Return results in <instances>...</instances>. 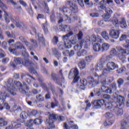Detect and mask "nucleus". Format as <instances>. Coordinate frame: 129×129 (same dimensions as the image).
<instances>
[{
	"mask_svg": "<svg viewBox=\"0 0 129 129\" xmlns=\"http://www.w3.org/2000/svg\"><path fill=\"white\" fill-rule=\"evenodd\" d=\"M105 116L106 118H111L113 116V115L111 112H107L106 113Z\"/></svg>",
	"mask_w": 129,
	"mask_h": 129,
	"instance_id": "51",
	"label": "nucleus"
},
{
	"mask_svg": "<svg viewBox=\"0 0 129 129\" xmlns=\"http://www.w3.org/2000/svg\"><path fill=\"white\" fill-rule=\"evenodd\" d=\"M125 40V44L122 45L123 48L129 49V36L126 34H122L119 38V41L122 42Z\"/></svg>",
	"mask_w": 129,
	"mask_h": 129,
	"instance_id": "14",
	"label": "nucleus"
},
{
	"mask_svg": "<svg viewBox=\"0 0 129 129\" xmlns=\"http://www.w3.org/2000/svg\"><path fill=\"white\" fill-rule=\"evenodd\" d=\"M2 46L4 49H8V44H7V42L5 41L3 42Z\"/></svg>",
	"mask_w": 129,
	"mask_h": 129,
	"instance_id": "57",
	"label": "nucleus"
},
{
	"mask_svg": "<svg viewBox=\"0 0 129 129\" xmlns=\"http://www.w3.org/2000/svg\"><path fill=\"white\" fill-rule=\"evenodd\" d=\"M31 114H29V112L23 111L20 114V117L23 119H26Z\"/></svg>",
	"mask_w": 129,
	"mask_h": 129,
	"instance_id": "30",
	"label": "nucleus"
},
{
	"mask_svg": "<svg viewBox=\"0 0 129 129\" xmlns=\"http://www.w3.org/2000/svg\"><path fill=\"white\" fill-rule=\"evenodd\" d=\"M70 41V42L73 45H75L77 43V38L76 36L74 37Z\"/></svg>",
	"mask_w": 129,
	"mask_h": 129,
	"instance_id": "42",
	"label": "nucleus"
},
{
	"mask_svg": "<svg viewBox=\"0 0 129 129\" xmlns=\"http://www.w3.org/2000/svg\"><path fill=\"white\" fill-rule=\"evenodd\" d=\"M71 16V13H66L63 16V17H60L58 20V23H62L63 21H64L66 24H71L72 23V21H71V18L70 16Z\"/></svg>",
	"mask_w": 129,
	"mask_h": 129,
	"instance_id": "12",
	"label": "nucleus"
},
{
	"mask_svg": "<svg viewBox=\"0 0 129 129\" xmlns=\"http://www.w3.org/2000/svg\"><path fill=\"white\" fill-rule=\"evenodd\" d=\"M33 125V119H30L26 122L27 126H32Z\"/></svg>",
	"mask_w": 129,
	"mask_h": 129,
	"instance_id": "50",
	"label": "nucleus"
},
{
	"mask_svg": "<svg viewBox=\"0 0 129 129\" xmlns=\"http://www.w3.org/2000/svg\"><path fill=\"white\" fill-rule=\"evenodd\" d=\"M36 98L37 100H39V101H43L44 100V97H42V95H39L38 96H37Z\"/></svg>",
	"mask_w": 129,
	"mask_h": 129,
	"instance_id": "54",
	"label": "nucleus"
},
{
	"mask_svg": "<svg viewBox=\"0 0 129 129\" xmlns=\"http://www.w3.org/2000/svg\"><path fill=\"white\" fill-rule=\"evenodd\" d=\"M101 90L100 89H95L94 91L95 94H99V93H100Z\"/></svg>",
	"mask_w": 129,
	"mask_h": 129,
	"instance_id": "64",
	"label": "nucleus"
},
{
	"mask_svg": "<svg viewBox=\"0 0 129 129\" xmlns=\"http://www.w3.org/2000/svg\"><path fill=\"white\" fill-rule=\"evenodd\" d=\"M68 3L70 6L71 11H72L73 13H77V12H78L77 5H76L75 4H73V2L71 1H69Z\"/></svg>",
	"mask_w": 129,
	"mask_h": 129,
	"instance_id": "20",
	"label": "nucleus"
},
{
	"mask_svg": "<svg viewBox=\"0 0 129 129\" xmlns=\"http://www.w3.org/2000/svg\"><path fill=\"white\" fill-rule=\"evenodd\" d=\"M111 17V15L110 14H105L103 15V18L105 22H107V20H109Z\"/></svg>",
	"mask_w": 129,
	"mask_h": 129,
	"instance_id": "35",
	"label": "nucleus"
},
{
	"mask_svg": "<svg viewBox=\"0 0 129 129\" xmlns=\"http://www.w3.org/2000/svg\"><path fill=\"white\" fill-rule=\"evenodd\" d=\"M109 48H110V44L106 42L102 43L101 45V50L102 52H106V51L109 50Z\"/></svg>",
	"mask_w": 129,
	"mask_h": 129,
	"instance_id": "22",
	"label": "nucleus"
},
{
	"mask_svg": "<svg viewBox=\"0 0 129 129\" xmlns=\"http://www.w3.org/2000/svg\"><path fill=\"white\" fill-rule=\"evenodd\" d=\"M79 74V72L78 71V69L75 68L71 70L70 75L69 76V78L72 77H74V82H77L78 80H79V77L78 76ZM73 75V76H72Z\"/></svg>",
	"mask_w": 129,
	"mask_h": 129,
	"instance_id": "11",
	"label": "nucleus"
},
{
	"mask_svg": "<svg viewBox=\"0 0 129 129\" xmlns=\"http://www.w3.org/2000/svg\"><path fill=\"white\" fill-rule=\"evenodd\" d=\"M109 88L110 89H111L112 91H115V90H116V88H117V87H116V84L113 83L110 85V88Z\"/></svg>",
	"mask_w": 129,
	"mask_h": 129,
	"instance_id": "37",
	"label": "nucleus"
},
{
	"mask_svg": "<svg viewBox=\"0 0 129 129\" xmlns=\"http://www.w3.org/2000/svg\"><path fill=\"white\" fill-rule=\"evenodd\" d=\"M69 37L68 34L63 36L62 39L64 41V43H63V42H60L58 44V48L60 50H63L64 48L70 49V48L72 47L70 40H68Z\"/></svg>",
	"mask_w": 129,
	"mask_h": 129,
	"instance_id": "8",
	"label": "nucleus"
},
{
	"mask_svg": "<svg viewBox=\"0 0 129 129\" xmlns=\"http://www.w3.org/2000/svg\"><path fill=\"white\" fill-rule=\"evenodd\" d=\"M7 97V94L6 93H1L0 95V110H3L4 109V107L1 106V104L5 102V99Z\"/></svg>",
	"mask_w": 129,
	"mask_h": 129,
	"instance_id": "23",
	"label": "nucleus"
},
{
	"mask_svg": "<svg viewBox=\"0 0 129 129\" xmlns=\"http://www.w3.org/2000/svg\"><path fill=\"white\" fill-rule=\"evenodd\" d=\"M33 32L35 33V36L38 38V40L40 42H44V37H43V35L41 34L37 33V30L36 28H33Z\"/></svg>",
	"mask_w": 129,
	"mask_h": 129,
	"instance_id": "26",
	"label": "nucleus"
},
{
	"mask_svg": "<svg viewBox=\"0 0 129 129\" xmlns=\"http://www.w3.org/2000/svg\"><path fill=\"white\" fill-rule=\"evenodd\" d=\"M26 48L24 47L22 49V54L23 56H25V57H28L29 56V54L27 52Z\"/></svg>",
	"mask_w": 129,
	"mask_h": 129,
	"instance_id": "46",
	"label": "nucleus"
},
{
	"mask_svg": "<svg viewBox=\"0 0 129 129\" xmlns=\"http://www.w3.org/2000/svg\"><path fill=\"white\" fill-rule=\"evenodd\" d=\"M114 97L117 99V107L121 106L124 103V98L123 97L116 95V93L114 94Z\"/></svg>",
	"mask_w": 129,
	"mask_h": 129,
	"instance_id": "15",
	"label": "nucleus"
},
{
	"mask_svg": "<svg viewBox=\"0 0 129 129\" xmlns=\"http://www.w3.org/2000/svg\"><path fill=\"white\" fill-rule=\"evenodd\" d=\"M62 29H61V31H63V32H70V33H69V34H68L69 37V36H71V35H72L73 34V32H72V31H71V29L70 28V26H68V25H63L62 27Z\"/></svg>",
	"mask_w": 129,
	"mask_h": 129,
	"instance_id": "25",
	"label": "nucleus"
},
{
	"mask_svg": "<svg viewBox=\"0 0 129 129\" xmlns=\"http://www.w3.org/2000/svg\"><path fill=\"white\" fill-rule=\"evenodd\" d=\"M112 123H113V120L107 119L104 122V124L105 126H107V125H111Z\"/></svg>",
	"mask_w": 129,
	"mask_h": 129,
	"instance_id": "40",
	"label": "nucleus"
},
{
	"mask_svg": "<svg viewBox=\"0 0 129 129\" xmlns=\"http://www.w3.org/2000/svg\"><path fill=\"white\" fill-rule=\"evenodd\" d=\"M56 120V115L54 113H51L49 114L48 119H46V122L48 123L49 125H51L54 121Z\"/></svg>",
	"mask_w": 129,
	"mask_h": 129,
	"instance_id": "19",
	"label": "nucleus"
},
{
	"mask_svg": "<svg viewBox=\"0 0 129 129\" xmlns=\"http://www.w3.org/2000/svg\"><path fill=\"white\" fill-rule=\"evenodd\" d=\"M107 69H103V64L101 63L100 62L97 64L96 71L98 72V71H102V74L100 75H98L97 73H95V76L97 79H99V78H101V77H103V76H105V74H108L109 73V71L110 70H115L116 68H118V66L115 64L113 62H109L106 64Z\"/></svg>",
	"mask_w": 129,
	"mask_h": 129,
	"instance_id": "1",
	"label": "nucleus"
},
{
	"mask_svg": "<svg viewBox=\"0 0 129 129\" xmlns=\"http://www.w3.org/2000/svg\"><path fill=\"white\" fill-rule=\"evenodd\" d=\"M58 105V102L56 101L55 103H48L47 105H45L46 108H54L55 106Z\"/></svg>",
	"mask_w": 129,
	"mask_h": 129,
	"instance_id": "29",
	"label": "nucleus"
},
{
	"mask_svg": "<svg viewBox=\"0 0 129 129\" xmlns=\"http://www.w3.org/2000/svg\"><path fill=\"white\" fill-rule=\"evenodd\" d=\"M19 3L22 6H23V7H27V4L24 2L23 0H20Z\"/></svg>",
	"mask_w": 129,
	"mask_h": 129,
	"instance_id": "61",
	"label": "nucleus"
},
{
	"mask_svg": "<svg viewBox=\"0 0 129 129\" xmlns=\"http://www.w3.org/2000/svg\"><path fill=\"white\" fill-rule=\"evenodd\" d=\"M78 66L81 70H83L86 67V62L84 60H82L79 63Z\"/></svg>",
	"mask_w": 129,
	"mask_h": 129,
	"instance_id": "28",
	"label": "nucleus"
},
{
	"mask_svg": "<svg viewBox=\"0 0 129 129\" xmlns=\"http://www.w3.org/2000/svg\"><path fill=\"white\" fill-rule=\"evenodd\" d=\"M6 34L8 38H15V37H14V35L11 34V33L9 31H6Z\"/></svg>",
	"mask_w": 129,
	"mask_h": 129,
	"instance_id": "55",
	"label": "nucleus"
},
{
	"mask_svg": "<svg viewBox=\"0 0 129 129\" xmlns=\"http://www.w3.org/2000/svg\"><path fill=\"white\" fill-rule=\"evenodd\" d=\"M126 70V69L124 67H122L117 70V73L119 74L120 73H123Z\"/></svg>",
	"mask_w": 129,
	"mask_h": 129,
	"instance_id": "39",
	"label": "nucleus"
},
{
	"mask_svg": "<svg viewBox=\"0 0 129 129\" xmlns=\"http://www.w3.org/2000/svg\"><path fill=\"white\" fill-rule=\"evenodd\" d=\"M22 63L23 64H25V66L27 67L28 70L30 73H33V63L31 62L29 60H25L24 61H23V59L19 57H14V60L11 66L13 67V68H16L17 67V65H20Z\"/></svg>",
	"mask_w": 129,
	"mask_h": 129,
	"instance_id": "4",
	"label": "nucleus"
},
{
	"mask_svg": "<svg viewBox=\"0 0 129 129\" xmlns=\"http://www.w3.org/2000/svg\"><path fill=\"white\" fill-rule=\"evenodd\" d=\"M112 23L113 24V25H116V26H118L119 24L121 28H122L123 29H125V28L127 27V25H126V21H125V18L123 17L121 18L119 22H118V20L116 19L115 20H113Z\"/></svg>",
	"mask_w": 129,
	"mask_h": 129,
	"instance_id": "10",
	"label": "nucleus"
},
{
	"mask_svg": "<svg viewBox=\"0 0 129 129\" xmlns=\"http://www.w3.org/2000/svg\"><path fill=\"white\" fill-rule=\"evenodd\" d=\"M10 19L18 28L25 29V24H24L23 22H19V18H17L13 16H10Z\"/></svg>",
	"mask_w": 129,
	"mask_h": 129,
	"instance_id": "13",
	"label": "nucleus"
},
{
	"mask_svg": "<svg viewBox=\"0 0 129 129\" xmlns=\"http://www.w3.org/2000/svg\"><path fill=\"white\" fill-rule=\"evenodd\" d=\"M105 104V107L107 109H110L112 108V104L110 102L105 103L104 100L100 99L96 100L93 102V107L96 109L101 108L102 106H103Z\"/></svg>",
	"mask_w": 129,
	"mask_h": 129,
	"instance_id": "5",
	"label": "nucleus"
},
{
	"mask_svg": "<svg viewBox=\"0 0 129 129\" xmlns=\"http://www.w3.org/2000/svg\"><path fill=\"white\" fill-rule=\"evenodd\" d=\"M119 34H120L119 30L111 29L109 31V35L112 39H118L119 38Z\"/></svg>",
	"mask_w": 129,
	"mask_h": 129,
	"instance_id": "16",
	"label": "nucleus"
},
{
	"mask_svg": "<svg viewBox=\"0 0 129 129\" xmlns=\"http://www.w3.org/2000/svg\"><path fill=\"white\" fill-rule=\"evenodd\" d=\"M95 78L96 79V81H94V79L92 78V77H88L87 79V82L88 83H89L92 86H93L94 84H98L99 83V79H100L101 78H100L99 79H97L96 77H95V74H94Z\"/></svg>",
	"mask_w": 129,
	"mask_h": 129,
	"instance_id": "17",
	"label": "nucleus"
},
{
	"mask_svg": "<svg viewBox=\"0 0 129 129\" xmlns=\"http://www.w3.org/2000/svg\"><path fill=\"white\" fill-rule=\"evenodd\" d=\"M42 29L45 34H47L49 32L48 30V23L47 22L42 25Z\"/></svg>",
	"mask_w": 129,
	"mask_h": 129,
	"instance_id": "33",
	"label": "nucleus"
},
{
	"mask_svg": "<svg viewBox=\"0 0 129 129\" xmlns=\"http://www.w3.org/2000/svg\"><path fill=\"white\" fill-rule=\"evenodd\" d=\"M12 4V5H13V6H16L17 5V3L16 2H14V0H7V4Z\"/></svg>",
	"mask_w": 129,
	"mask_h": 129,
	"instance_id": "59",
	"label": "nucleus"
},
{
	"mask_svg": "<svg viewBox=\"0 0 129 129\" xmlns=\"http://www.w3.org/2000/svg\"><path fill=\"white\" fill-rule=\"evenodd\" d=\"M101 36L106 41L109 40V34L106 31H103L101 33Z\"/></svg>",
	"mask_w": 129,
	"mask_h": 129,
	"instance_id": "27",
	"label": "nucleus"
},
{
	"mask_svg": "<svg viewBox=\"0 0 129 129\" xmlns=\"http://www.w3.org/2000/svg\"><path fill=\"white\" fill-rule=\"evenodd\" d=\"M6 56H7V54H6V52H5V51H4V50L1 48L0 49V59H1V58H4V57H6Z\"/></svg>",
	"mask_w": 129,
	"mask_h": 129,
	"instance_id": "43",
	"label": "nucleus"
},
{
	"mask_svg": "<svg viewBox=\"0 0 129 129\" xmlns=\"http://www.w3.org/2000/svg\"><path fill=\"white\" fill-rule=\"evenodd\" d=\"M101 89L102 91L105 92V93H109V94H112V90L105 85H102Z\"/></svg>",
	"mask_w": 129,
	"mask_h": 129,
	"instance_id": "24",
	"label": "nucleus"
},
{
	"mask_svg": "<svg viewBox=\"0 0 129 129\" xmlns=\"http://www.w3.org/2000/svg\"><path fill=\"white\" fill-rule=\"evenodd\" d=\"M93 60V57L92 55H88L85 57V61L88 63H90Z\"/></svg>",
	"mask_w": 129,
	"mask_h": 129,
	"instance_id": "36",
	"label": "nucleus"
},
{
	"mask_svg": "<svg viewBox=\"0 0 129 129\" xmlns=\"http://www.w3.org/2000/svg\"><path fill=\"white\" fill-rule=\"evenodd\" d=\"M29 78L27 79V82L28 84H30L31 82H32V80H33V77L29 75Z\"/></svg>",
	"mask_w": 129,
	"mask_h": 129,
	"instance_id": "58",
	"label": "nucleus"
},
{
	"mask_svg": "<svg viewBox=\"0 0 129 129\" xmlns=\"http://www.w3.org/2000/svg\"><path fill=\"white\" fill-rule=\"evenodd\" d=\"M12 126L14 127V128H19V127H21V126H22L21 123H18V122L15 121H12Z\"/></svg>",
	"mask_w": 129,
	"mask_h": 129,
	"instance_id": "31",
	"label": "nucleus"
},
{
	"mask_svg": "<svg viewBox=\"0 0 129 129\" xmlns=\"http://www.w3.org/2000/svg\"><path fill=\"white\" fill-rule=\"evenodd\" d=\"M59 42V40L58 39V37L56 36H54L53 37V39L52 40V43L53 45H57V43Z\"/></svg>",
	"mask_w": 129,
	"mask_h": 129,
	"instance_id": "48",
	"label": "nucleus"
},
{
	"mask_svg": "<svg viewBox=\"0 0 129 129\" xmlns=\"http://www.w3.org/2000/svg\"><path fill=\"white\" fill-rule=\"evenodd\" d=\"M4 107L6 109H10V108H11V107H10V105H9V104H8V103H5L4 105Z\"/></svg>",
	"mask_w": 129,
	"mask_h": 129,
	"instance_id": "62",
	"label": "nucleus"
},
{
	"mask_svg": "<svg viewBox=\"0 0 129 129\" xmlns=\"http://www.w3.org/2000/svg\"><path fill=\"white\" fill-rule=\"evenodd\" d=\"M4 19L7 23H10V20L8 19V17H9V15L7 13V12L4 11Z\"/></svg>",
	"mask_w": 129,
	"mask_h": 129,
	"instance_id": "49",
	"label": "nucleus"
},
{
	"mask_svg": "<svg viewBox=\"0 0 129 129\" xmlns=\"http://www.w3.org/2000/svg\"><path fill=\"white\" fill-rule=\"evenodd\" d=\"M118 84V87H120V85H122V84H123V80L121 78H120L117 81Z\"/></svg>",
	"mask_w": 129,
	"mask_h": 129,
	"instance_id": "52",
	"label": "nucleus"
},
{
	"mask_svg": "<svg viewBox=\"0 0 129 129\" xmlns=\"http://www.w3.org/2000/svg\"><path fill=\"white\" fill-rule=\"evenodd\" d=\"M15 85L17 87L18 89L20 92L21 93H25L26 95L30 96L32 94L31 93V91L30 90V88L29 87H26V85H22V83L20 82H18V81H15L14 82Z\"/></svg>",
	"mask_w": 129,
	"mask_h": 129,
	"instance_id": "6",
	"label": "nucleus"
},
{
	"mask_svg": "<svg viewBox=\"0 0 129 129\" xmlns=\"http://www.w3.org/2000/svg\"><path fill=\"white\" fill-rule=\"evenodd\" d=\"M13 110L16 113L19 112V111H21L22 110V108L21 107L15 105L13 107Z\"/></svg>",
	"mask_w": 129,
	"mask_h": 129,
	"instance_id": "32",
	"label": "nucleus"
},
{
	"mask_svg": "<svg viewBox=\"0 0 129 129\" xmlns=\"http://www.w3.org/2000/svg\"><path fill=\"white\" fill-rule=\"evenodd\" d=\"M113 77H106L105 79L101 81L100 83L103 85L107 84V83H111V82L113 81Z\"/></svg>",
	"mask_w": 129,
	"mask_h": 129,
	"instance_id": "21",
	"label": "nucleus"
},
{
	"mask_svg": "<svg viewBox=\"0 0 129 129\" xmlns=\"http://www.w3.org/2000/svg\"><path fill=\"white\" fill-rule=\"evenodd\" d=\"M105 12L108 15H111V14H112V10H111V9H110L109 8H105Z\"/></svg>",
	"mask_w": 129,
	"mask_h": 129,
	"instance_id": "47",
	"label": "nucleus"
},
{
	"mask_svg": "<svg viewBox=\"0 0 129 129\" xmlns=\"http://www.w3.org/2000/svg\"><path fill=\"white\" fill-rule=\"evenodd\" d=\"M16 49H21L22 50L24 47L23 46V43L19 42L16 43Z\"/></svg>",
	"mask_w": 129,
	"mask_h": 129,
	"instance_id": "38",
	"label": "nucleus"
},
{
	"mask_svg": "<svg viewBox=\"0 0 129 129\" xmlns=\"http://www.w3.org/2000/svg\"><path fill=\"white\" fill-rule=\"evenodd\" d=\"M83 45H87L85 39L82 40L80 42L79 44H77L74 46L75 50L78 51L77 55L78 57H81V56H84V55H85V53H84L85 51L84 50H80L81 49H82V46H83Z\"/></svg>",
	"mask_w": 129,
	"mask_h": 129,
	"instance_id": "9",
	"label": "nucleus"
},
{
	"mask_svg": "<svg viewBox=\"0 0 129 129\" xmlns=\"http://www.w3.org/2000/svg\"><path fill=\"white\" fill-rule=\"evenodd\" d=\"M84 3L85 5L88 6V7H89L90 8H91L92 6H93V4L92 2H90L89 0H84Z\"/></svg>",
	"mask_w": 129,
	"mask_h": 129,
	"instance_id": "41",
	"label": "nucleus"
},
{
	"mask_svg": "<svg viewBox=\"0 0 129 129\" xmlns=\"http://www.w3.org/2000/svg\"><path fill=\"white\" fill-rule=\"evenodd\" d=\"M9 61L10 58L9 57L4 58L2 59V63H3V64H7Z\"/></svg>",
	"mask_w": 129,
	"mask_h": 129,
	"instance_id": "53",
	"label": "nucleus"
},
{
	"mask_svg": "<svg viewBox=\"0 0 129 129\" xmlns=\"http://www.w3.org/2000/svg\"><path fill=\"white\" fill-rule=\"evenodd\" d=\"M42 122H43V120H41L39 118H36L34 121V123L35 124H41L42 123Z\"/></svg>",
	"mask_w": 129,
	"mask_h": 129,
	"instance_id": "44",
	"label": "nucleus"
},
{
	"mask_svg": "<svg viewBox=\"0 0 129 129\" xmlns=\"http://www.w3.org/2000/svg\"><path fill=\"white\" fill-rule=\"evenodd\" d=\"M77 36L78 37V40H81L83 37V33H82V31H79V32L77 34Z\"/></svg>",
	"mask_w": 129,
	"mask_h": 129,
	"instance_id": "45",
	"label": "nucleus"
},
{
	"mask_svg": "<svg viewBox=\"0 0 129 129\" xmlns=\"http://www.w3.org/2000/svg\"><path fill=\"white\" fill-rule=\"evenodd\" d=\"M87 85V80L83 78L81 79L80 83L77 85V87L81 90H84L85 86Z\"/></svg>",
	"mask_w": 129,
	"mask_h": 129,
	"instance_id": "18",
	"label": "nucleus"
},
{
	"mask_svg": "<svg viewBox=\"0 0 129 129\" xmlns=\"http://www.w3.org/2000/svg\"><path fill=\"white\" fill-rule=\"evenodd\" d=\"M87 46H89L91 42L95 43L93 45V49L95 52H100L101 51V45L99 43H102L103 39L99 36L92 35L85 38Z\"/></svg>",
	"mask_w": 129,
	"mask_h": 129,
	"instance_id": "2",
	"label": "nucleus"
},
{
	"mask_svg": "<svg viewBox=\"0 0 129 129\" xmlns=\"http://www.w3.org/2000/svg\"><path fill=\"white\" fill-rule=\"evenodd\" d=\"M118 51V53L116 52V49ZM115 48H112L110 51V55H108L107 56V59L109 60L111 59V56H117L120 59V60H122V62H123L124 60H125V56L123 55H129V50L126 49H123L122 47L120 46H117Z\"/></svg>",
	"mask_w": 129,
	"mask_h": 129,
	"instance_id": "3",
	"label": "nucleus"
},
{
	"mask_svg": "<svg viewBox=\"0 0 129 129\" xmlns=\"http://www.w3.org/2000/svg\"><path fill=\"white\" fill-rule=\"evenodd\" d=\"M0 8H2V9H7V6L2 2V0L0 1Z\"/></svg>",
	"mask_w": 129,
	"mask_h": 129,
	"instance_id": "56",
	"label": "nucleus"
},
{
	"mask_svg": "<svg viewBox=\"0 0 129 129\" xmlns=\"http://www.w3.org/2000/svg\"><path fill=\"white\" fill-rule=\"evenodd\" d=\"M8 124V122L4 120L3 118H0V126H5Z\"/></svg>",
	"mask_w": 129,
	"mask_h": 129,
	"instance_id": "34",
	"label": "nucleus"
},
{
	"mask_svg": "<svg viewBox=\"0 0 129 129\" xmlns=\"http://www.w3.org/2000/svg\"><path fill=\"white\" fill-rule=\"evenodd\" d=\"M102 3H104V1H103L100 2L101 5L100 6V9L102 10H104L105 8V6H104V4H102Z\"/></svg>",
	"mask_w": 129,
	"mask_h": 129,
	"instance_id": "60",
	"label": "nucleus"
},
{
	"mask_svg": "<svg viewBox=\"0 0 129 129\" xmlns=\"http://www.w3.org/2000/svg\"><path fill=\"white\" fill-rule=\"evenodd\" d=\"M7 91H9L12 95H16L18 89L13 84V79H9L7 81V85L5 87Z\"/></svg>",
	"mask_w": 129,
	"mask_h": 129,
	"instance_id": "7",
	"label": "nucleus"
},
{
	"mask_svg": "<svg viewBox=\"0 0 129 129\" xmlns=\"http://www.w3.org/2000/svg\"><path fill=\"white\" fill-rule=\"evenodd\" d=\"M62 54L64 56H69V50L63 51Z\"/></svg>",
	"mask_w": 129,
	"mask_h": 129,
	"instance_id": "63",
	"label": "nucleus"
}]
</instances>
